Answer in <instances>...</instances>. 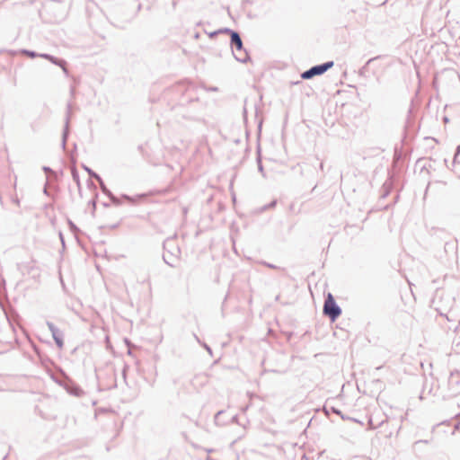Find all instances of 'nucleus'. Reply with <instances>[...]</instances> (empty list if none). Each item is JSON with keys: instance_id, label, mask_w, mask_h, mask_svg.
Segmentation results:
<instances>
[{"instance_id": "nucleus-1", "label": "nucleus", "mask_w": 460, "mask_h": 460, "mask_svg": "<svg viewBox=\"0 0 460 460\" xmlns=\"http://www.w3.org/2000/svg\"><path fill=\"white\" fill-rule=\"evenodd\" d=\"M323 313L334 322L341 314V308L336 305L333 296L328 293L323 305Z\"/></svg>"}, {"instance_id": "nucleus-2", "label": "nucleus", "mask_w": 460, "mask_h": 460, "mask_svg": "<svg viewBox=\"0 0 460 460\" xmlns=\"http://www.w3.org/2000/svg\"><path fill=\"white\" fill-rule=\"evenodd\" d=\"M333 66V62L329 61L320 66H315L301 75L303 79H310L314 75H322Z\"/></svg>"}, {"instance_id": "nucleus-3", "label": "nucleus", "mask_w": 460, "mask_h": 460, "mask_svg": "<svg viewBox=\"0 0 460 460\" xmlns=\"http://www.w3.org/2000/svg\"><path fill=\"white\" fill-rule=\"evenodd\" d=\"M231 42H232L233 45H234L236 47V49H242L243 44H242V40H241V38L238 35V33L232 32V34H231Z\"/></svg>"}]
</instances>
